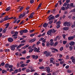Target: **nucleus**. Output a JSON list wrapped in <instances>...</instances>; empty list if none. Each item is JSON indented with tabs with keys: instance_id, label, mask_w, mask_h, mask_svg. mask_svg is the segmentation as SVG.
I'll return each instance as SVG.
<instances>
[{
	"instance_id": "nucleus-1",
	"label": "nucleus",
	"mask_w": 75,
	"mask_h": 75,
	"mask_svg": "<svg viewBox=\"0 0 75 75\" xmlns=\"http://www.w3.org/2000/svg\"><path fill=\"white\" fill-rule=\"evenodd\" d=\"M63 25L64 26H67V27H70L71 25V23L69 22H65L63 23Z\"/></svg>"
},
{
	"instance_id": "nucleus-2",
	"label": "nucleus",
	"mask_w": 75,
	"mask_h": 75,
	"mask_svg": "<svg viewBox=\"0 0 75 75\" xmlns=\"http://www.w3.org/2000/svg\"><path fill=\"white\" fill-rule=\"evenodd\" d=\"M40 50V49L39 47H38V49L36 47H35L34 48V51L35 52H38V51H39Z\"/></svg>"
},
{
	"instance_id": "nucleus-3",
	"label": "nucleus",
	"mask_w": 75,
	"mask_h": 75,
	"mask_svg": "<svg viewBox=\"0 0 75 75\" xmlns=\"http://www.w3.org/2000/svg\"><path fill=\"white\" fill-rule=\"evenodd\" d=\"M8 41L9 42H11L13 41V38H9L8 39Z\"/></svg>"
},
{
	"instance_id": "nucleus-4",
	"label": "nucleus",
	"mask_w": 75,
	"mask_h": 75,
	"mask_svg": "<svg viewBox=\"0 0 75 75\" xmlns=\"http://www.w3.org/2000/svg\"><path fill=\"white\" fill-rule=\"evenodd\" d=\"M24 45H25V44H24V43L21 44L19 46H18L16 48H17V49H18V48H20L22 46H24Z\"/></svg>"
},
{
	"instance_id": "nucleus-5",
	"label": "nucleus",
	"mask_w": 75,
	"mask_h": 75,
	"mask_svg": "<svg viewBox=\"0 0 75 75\" xmlns=\"http://www.w3.org/2000/svg\"><path fill=\"white\" fill-rule=\"evenodd\" d=\"M55 18V16H53L49 19L48 21H50L51 20H54Z\"/></svg>"
},
{
	"instance_id": "nucleus-6",
	"label": "nucleus",
	"mask_w": 75,
	"mask_h": 75,
	"mask_svg": "<svg viewBox=\"0 0 75 75\" xmlns=\"http://www.w3.org/2000/svg\"><path fill=\"white\" fill-rule=\"evenodd\" d=\"M18 34V32L16 31L15 32V34L13 35H12V37H14L15 36H17V34Z\"/></svg>"
},
{
	"instance_id": "nucleus-7",
	"label": "nucleus",
	"mask_w": 75,
	"mask_h": 75,
	"mask_svg": "<svg viewBox=\"0 0 75 75\" xmlns=\"http://www.w3.org/2000/svg\"><path fill=\"white\" fill-rule=\"evenodd\" d=\"M51 55V52H47V54H45L46 57H50V56Z\"/></svg>"
},
{
	"instance_id": "nucleus-8",
	"label": "nucleus",
	"mask_w": 75,
	"mask_h": 75,
	"mask_svg": "<svg viewBox=\"0 0 75 75\" xmlns=\"http://www.w3.org/2000/svg\"><path fill=\"white\" fill-rule=\"evenodd\" d=\"M10 47L11 50H12V51H14V50H15V48L14 47L13 45L11 46Z\"/></svg>"
},
{
	"instance_id": "nucleus-9",
	"label": "nucleus",
	"mask_w": 75,
	"mask_h": 75,
	"mask_svg": "<svg viewBox=\"0 0 75 75\" xmlns=\"http://www.w3.org/2000/svg\"><path fill=\"white\" fill-rule=\"evenodd\" d=\"M70 45L72 46V45H75V42L73 41L69 43Z\"/></svg>"
},
{
	"instance_id": "nucleus-10",
	"label": "nucleus",
	"mask_w": 75,
	"mask_h": 75,
	"mask_svg": "<svg viewBox=\"0 0 75 75\" xmlns=\"http://www.w3.org/2000/svg\"><path fill=\"white\" fill-rule=\"evenodd\" d=\"M69 29L68 27H65L63 28V31H67Z\"/></svg>"
},
{
	"instance_id": "nucleus-11",
	"label": "nucleus",
	"mask_w": 75,
	"mask_h": 75,
	"mask_svg": "<svg viewBox=\"0 0 75 75\" xmlns=\"http://www.w3.org/2000/svg\"><path fill=\"white\" fill-rule=\"evenodd\" d=\"M52 31L51 30H50L48 31L47 33V34H48L49 35H50L51 34V33H52Z\"/></svg>"
},
{
	"instance_id": "nucleus-12",
	"label": "nucleus",
	"mask_w": 75,
	"mask_h": 75,
	"mask_svg": "<svg viewBox=\"0 0 75 75\" xmlns=\"http://www.w3.org/2000/svg\"><path fill=\"white\" fill-rule=\"evenodd\" d=\"M10 64L8 63H7L5 65V68H9V66Z\"/></svg>"
},
{
	"instance_id": "nucleus-13",
	"label": "nucleus",
	"mask_w": 75,
	"mask_h": 75,
	"mask_svg": "<svg viewBox=\"0 0 75 75\" xmlns=\"http://www.w3.org/2000/svg\"><path fill=\"white\" fill-rule=\"evenodd\" d=\"M51 30V31H52V34H55V32L56 31V30H55L54 29H52Z\"/></svg>"
},
{
	"instance_id": "nucleus-14",
	"label": "nucleus",
	"mask_w": 75,
	"mask_h": 75,
	"mask_svg": "<svg viewBox=\"0 0 75 75\" xmlns=\"http://www.w3.org/2000/svg\"><path fill=\"white\" fill-rule=\"evenodd\" d=\"M68 40H74V38L72 36H70L68 38Z\"/></svg>"
},
{
	"instance_id": "nucleus-15",
	"label": "nucleus",
	"mask_w": 75,
	"mask_h": 75,
	"mask_svg": "<svg viewBox=\"0 0 75 75\" xmlns=\"http://www.w3.org/2000/svg\"><path fill=\"white\" fill-rule=\"evenodd\" d=\"M8 16H6L4 18V21H7V20H9Z\"/></svg>"
},
{
	"instance_id": "nucleus-16",
	"label": "nucleus",
	"mask_w": 75,
	"mask_h": 75,
	"mask_svg": "<svg viewBox=\"0 0 75 75\" xmlns=\"http://www.w3.org/2000/svg\"><path fill=\"white\" fill-rule=\"evenodd\" d=\"M43 27L45 28H46L47 27V23H45L43 25Z\"/></svg>"
},
{
	"instance_id": "nucleus-17",
	"label": "nucleus",
	"mask_w": 75,
	"mask_h": 75,
	"mask_svg": "<svg viewBox=\"0 0 75 75\" xmlns=\"http://www.w3.org/2000/svg\"><path fill=\"white\" fill-rule=\"evenodd\" d=\"M36 41V39L35 38H34L33 39L30 40V42H34V41Z\"/></svg>"
},
{
	"instance_id": "nucleus-18",
	"label": "nucleus",
	"mask_w": 75,
	"mask_h": 75,
	"mask_svg": "<svg viewBox=\"0 0 75 75\" xmlns=\"http://www.w3.org/2000/svg\"><path fill=\"white\" fill-rule=\"evenodd\" d=\"M11 8V7L10 6H9L6 9V11H9L10 9Z\"/></svg>"
},
{
	"instance_id": "nucleus-19",
	"label": "nucleus",
	"mask_w": 75,
	"mask_h": 75,
	"mask_svg": "<svg viewBox=\"0 0 75 75\" xmlns=\"http://www.w3.org/2000/svg\"><path fill=\"white\" fill-rule=\"evenodd\" d=\"M52 50H54V51H57V52H58V50L55 48H52L51 49Z\"/></svg>"
},
{
	"instance_id": "nucleus-20",
	"label": "nucleus",
	"mask_w": 75,
	"mask_h": 75,
	"mask_svg": "<svg viewBox=\"0 0 75 75\" xmlns=\"http://www.w3.org/2000/svg\"><path fill=\"white\" fill-rule=\"evenodd\" d=\"M33 16L34 15L31 14H30V15L29 17V18L30 19L33 18Z\"/></svg>"
},
{
	"instance_id": "nucleus-21",
	"label": "nucleus",
	"mask_w": 75,
	"mask_h": 75,
	"mask_svg": "<svg viewBox=\"0 0 75 75\" xmlns=\"http://www.w3.org/2000/svg\"><path fill=\"white\" fill-rule=\"evenodd\" d=\"M23 33H24L23 30H21L20 31V33L21 34V35H23Z\"/></svg>"
},
{
	"instance_id": "nucleus-22",
	"label": "nucleus",
	"mask_w": 75,
	"mask_h": 75,
	"mask_svg": "<svg viewBox=\"0 0 75 75\" xmlns=\"http://www.w3.org/2000/svg\"><path fill=\"white\" fill-rule=\"evenodd\" d=\"M23 33H27V32H28V30L27 29H25L24 30H23Z\"/></svg>"
},
{
	"instance_id": "nucleus-23",
	"label": "nucleus",
	"mask_w": 75,
	"mask_h": 75,
	"mask_svg": "<svg viewBox=\"0 0 75 75\" xmlns=\"http://www.w3.org/2000/svg\"><path fill=\"white\" fill-rule=\"evenodd\" d=\"M5 52H10V50L9 49H5Z\"/></svg>"
},
{
	"instance_id": "nucleus-24",
	"label": "nucleus",
	"mask_w": 75,
	"mask_h": 75,
	"mask_svg": "<svg viewBox=\"0 0 75 75\" xmlns=\"http://www.w3.org/2000/svg\"><path fill=\"white\" fill-rule=\"evenodd\" d=\"M54 42H51L49 43V44L51 46H52V45H54Z\"/></svg>"
},
{
	"instance_id": "nucleus-25",
	"label": "nucleus",
	"mask_w": 75,
	"mask_h": 75,
	"mask_svg": "<svg viewBox=\"0 0 75 75\" xmlns=\"http://www.w3.org/2000/svg\"><path fill=\"white\" fill-rule=\"evenodd\" d=\"M24 66H25V64H23L21 65L20 67L22 68H23V67H24Z\"/></svg>"
},
{
	"instance_id": "nucleus-26",
	"label": "nucleus",
	"mask_w": 75,
	"mask_h": 75,
	"mask_svg": "<svg viewBox=\"0 0 75 75\" xmlns=\"http://www.w3.org/2000/svg\"><path fill=\"white\" fill-rule=\"evenodd\" d=\"M39 68L40 69H45V68H44L43 66H42L40 67Z\"/></svg>"
},
{
	"instance_id": "nucleus-27",
	"label": "nucleus",
	"mask_w": 75,
	"mask_h": 75,
	"mask_svg": "<svg viewBox=\"0 0 75 75\" xmlns=\"http://www.w3.org/2000/svg\"><path fill=\"white\" fill-rule=\"evenodd\" d=\"M46 70L47 71V72H49L50 71V68H48L46 69Z\"/></svg>"
},
{
	"instance_id": "nucleus-28",
	"label": "nucleus",
	"mask_w": 75,
	"mask_h": 75,
	"mask_svg": "<svg viewBox=\"0 0 75 75\" xmlns=\"http://www.w3.org/2000/svg\"><path fill=\"white\" fill-rule=\"evenodd\" d=\"M15 33V31L12 30L11 31V34H14Z\"/></svg>"
},
{
	"instance_id": "nucleus-29",
	"label": "nucleus",
	"mask_w": 75,
	"mask_h": 75,
	"mask_svg": "<svg viewBox=\"0 0 75 75\" xmlns=\"http://www.w3.org/2000/svg\"><path fill=\"white\" fill-rule=\"evenodd\" d=\"M57 44H58V42H55L54 44H53L54 47H55V46H56Z\"/></svg>"
},
{
	"instance_id": "nucleus-30",
	"label": "nucleus",
	"mask_w": 75,
	"mask_h": 75,
	"mask_svg": "<svg viewBox=\"0 0 75 75\" xmlns=\"http://www.w3.org/2000/svg\"><path fill=\"white\" fill-rule=\"evenodd\" d=\"M61 1H62V0H60L58 1V3L59 4V5H61L62 4V2Z\"/></svg>"
},
{
	"instance_id": "nucleus-31",
	"label": "nucleus",
	"mask_w": 75,
	"mask_h": 75,
	"mask_svg": "<svg viewBox=\"0 0 75 75\" xmlns=\"http://www.w3.org/2000/svg\"><path fill=\"white\" fill-rule=\"evenodd\" d=\"M70 13H73L74 12H75V8H74L73 10H71L70 11Z\"/></svg>"
},
{
	"instance_id": "nucleus-32",
	"label": "nucleus",
	"mask_w": 75,
	"mask_h": 75,
	"mask_svg": "<svg viewBox=\"0 0 75 75\" xmlns=\"http://www.w3.org/2000/svg\"><path fill=\"white\" fill-rule=\"evenodd\" d=\"M5 65V63L4 62H2L1 64V66H4Z\"/></svg>"
},
{
	"instance_id": "nucleus-33",
	"label": "nucleus",
	"mask_w": 75,
	"mask_h": 75,
	"mask_svg": "<svg viewBox=\"0 0 75 75\" xmlns=\"http://www.w3.org/2000/svg\"><path fill=\"white\" fill-rule=\"evenodd\" d=\"M53 23V20H52L49 22V23L50 24H52V23Z\"/></svg>"
},
{
	"instance_id": "nucleus-34",
	"label": "nucleus",
	"mask_w": 75,
	"mask_h": 75,
	"mask_svg": "<svg viewBox=\"0 0 75 75\" xmlns=\"http://www.w3.org/2000/svg\"><path fill=\"white\" fill-rule=\"evenodd\" d=\"M23 14L22 17H24L25 16V14H26V13H25V12H23Z\"/></svg>"
},
{
	"instance_id": "nucleus-35",
	"label": "nucleus",
	"mask_w": 75,
	"mask_h": 75,
	"mask_svg": "<svg viewBox=\"0 0 75 75\" xmlns=\"http://www.w3.org/2000/svg\"><path fill=\"white\" fill-rule=\"evenodd\" d=\"M23 8H24V7H23L20 8V9L19 10V12H21V10H22L23 9Z\"/></svg>"
},
{
	"instance_id": "nucleus-36",
	"label": "nucleus",
	"mask_w": 75,
	"mask_h": 75,
	"mask_svg": "<svg viewBox=\"0 0 75 75\" xmlns=\"http://www.w3.org/2000/svg\"><path fill=\"white\" fill-rule=\"evenodd\" d=\"M13 68V65H10L9 66V68Z\"/></svg>"
},
{
	"instance_id": "nucleus-37",
	"label": "nucleus",
	"mask_w": 75,
	"mask_h": 75,
	"mask_svg": "<svg viewBox=\"0 0 75 75\" xmlns=\"http://www.w3.org/2000/svg\"><path fill=\"white\" fill-rule=\"evenodd\" d=\"M69 48H70V51H71L73 49V47L72 46H70L69 47Z\"/></svg>"
},
{
	"instance_id": "nucleus-38",
	"label": "nucleus",
	"mask_w": 75,
	"mask_h": 75,
	"mask_svg": "<svg viewBox=\"0 0 75 75\" xmlns=\"http://www.w3.org/2000/svg\"><path fill=\"white\" fill-rule=\"evenodd\" d=\"M67 42V41H63V44L64 45H65L66 44V43Z\"/></svg>"
},
{
	"instance_id": "nucleus-39",
	"label": "nucleus",
	"mask_w": 75,
	"mask_h": 75,
	"mask_svg": "<svg viewBox=\"0 0 75 75\" xmlns=\"http://www.w3.org/2000/svg\"><path fill=\"white\" fill-rule=\"evenodd\" d=\"M65 10V7H64V6H62V7L61 10H62V11H63V10Z\"/></svg>"
},
{
	"instance_id": "nucleus-40",
	"label": "nucleus",
	"mask_w": 75,
	"mask_h": 75,
	"mask_svg": "<svg viewBox=\"0 0 75 75\" xmlns=\"http://www.w3.org/2000/svg\"><path fill=\"white\" fill-rule=\"evenodd\" d=\"M26 72H30V70L29 69H28L26 70Z\"/></svg>"
},
{
	"instance_id": "nucleus-41",
	"label": "nucleus",
	"mask_w": 75,
	"mask_h": 75,
	"mask_svg": "<svg viewBox=\"0 0 75 75\" xmlns=\"http://www.w3.org/2000/svg\"><path fill=\"white\" fill-rule=\"evenodd\" d=\"M34 31L35 30L34 29L31 30L29 31V33H33Z\"/></svg>"
},
{
	"instance_id": "nucleus-42",
	"label": "nucleus",
	"mask_w": 75,
	"mask_h": 75,
	"mask_svg": "<svg viewBox=\"0 0 75 75\" xmlns=\"http://www.w3.org/2000/svg\"><path fill=\"white\" fill-rule=\"evenodd\" d=\"M75 27V24L74 23L73 24H72L71 26V27L72 28H74V27Z\"/></svg>"
},
{
	"instance_id": "nucleus-43",
	"label": "nucleus",
	"mask_w": 75,
	"mask_h": 75,
	"mask_svg": "<svg viewBox=\"0 0 75 75\" xmlns=\"http://www.w3.org/2000/svg\"><path fill=\"white\" fill-rule=\"evenodd\" d=\"M26 41H25V40H23L21 42V43H24V42H25Z\"/></svg>"
},
{
	"instance_id": "nucleus-44",
	"label": "nucleus",
	"mask_w": 75,
	"mask_h": 75,
	"mask_svg": "<svg viewBox=\"0 0 75 75\" xmlns=\"http://www.w3.org/2000/svg\"><path fill=\"white\" fill-rule=\"evenodd\" d=\"M30 4H33L34 3V0H30Z\"/></svg>"
},
{
	"instance_id": "nucleus-45",
	"label": "nucleus",
	"mask_w": 75,
	"mask_h": 75,
	"mask_svg": "<svg viewBox=\"0 0 75 75\" xmlns=\"http://www.w3.org/2000/svg\"><path fill=\"white\" fill-rule=\"evenodd\" d=\"M72 62H73L74 64H75V59H73L72 60Z\"/></svg>"
},
{
	"instance_id": "nucleus-46",
	"label": "nucleus",
	"mask_w": 75,
	"mask_h": 75,
	"mask_svg": "<svg viewBox=\"0 0 75 75\" xmlns=\"http://www.w3.org/2000/svg\"><path fill=\"white\" fill-rule=\"evenodd\" d=\"M18 69H16V70H15L14 71V73L15 74H16V73H17V72H18Z\"/></svg>"
},
{
	"instance_id": "nucleus-47",
	"label": "nucleus",
	"mask_w": 75,
	"mask_h": 75,
	"mask_svg": "<svg viewBox=\"0 0 75 75\" xmlns=\"http://www.w3.org/2000/svg\"><path fill=\"white\" fill-rule=\"evenodd\" d=\"M74 5V3H72L70 4L69 5V6L70 7H73L74 6H73V5Z\"/></svg>"
},
{
	"instance_id": "nucleus-48",
	"label": "nucleus",
	"mask_w": 75,
	"mask_h": 75,
	"mask_svg": "<svg viewBox=\"0 0 75 75\" xmlns=\"http://www.w3.org/2000/svg\"><path fill=\"white\" fill-rule=\"evenodd\" d=\"M42 61H43V60H42V59H39V61L40 62H42Z\"/></svg>"
},
{
	"instance_id": "nucleus-49",
	"label": "nucleus",
	"mask_w": 75,
	"mask_h": 75,
	"mask_svg": "<svg viewBox=\"0 0 75 75\" xmlns=\"http://www.w3.org/2000/svg\"><path fill=\"white\" fill-rule=\"evenodd\" d=\"M47 52H47V51H45L43 53L44 54V55H45V54L46 55V54H47Z\"/></svg>"
},
{
	"instance_id": "nucleus-50",
	"label": "nucleus",
	"mask_w": 75,
	"mask_h": 75,
	"mask_svg": "<svg viewBox=\"0 0 75 75\" xmlns=\"http://www.w3.org/2000/svg\"><path fill=\"white\" fill-rule=\"evenodd\" d=\"M18 72H21V69L19 68L18 69Z\"/></svg>"
},
{
	"instance_id": "nucleus-51",
	"label": "nucleus",
	"mask_w": 75,
	"mask_h": 75,
	"mask_svg": "<svg viewBox=\"0 0 75 75\" xmlns=\"http://www.w3.org/2000/svg\"><path fill=\"white\" fill-rule=\"evenodd\" d=\"M44 40V38H41L39 40V41H42Z\"/></svg>"
},
{
	"instance_id": "nucleus-52",
	"label": "nucleus",
	"mask_w": 75,
	"mask_h": 75,
	"mask_svg": "<svg viewBox=\"0 0 75 75\" xmlns=\"http://www.w3.org/2000/svg\"><path fill=\"white\" fill-rule=\"evenodd\" d=\"M20 59H23L25 61V57H22L21 58H20Z\"/></svg>"
},
{
	"instance_id": "nucleus-53",
	"label": "nucleus",
	"mask_w": 75,
	"mask_h": 75,
	"mask_svg": "<svg viewBox=\"0 0 75 75\" xmlns=\"http://www.w3.org/2000/svg\"><path fill=\"white\" fill-rule=\"evenodd\" d=\"M64 49V48H63V47H61L60 48V51H62V50H63Z\"/></svg>"
},
{
	"instance_id": "nucleus-54",
	"label": "nucleus",
	"mask_w": 75,
	"mask_h": 75,
	"mask_svg": "<svg viewBox=\"0 0 75 75\" xmlns=\"http://www.w3.org/2000/svg\"><path fill=\"white\" fill-rule=\"evenodd\" d=\"M64 61H62L61 62H60V64H61V65H62L63 64H64Z\"/></svg>"
},
{
	"instance_id": "nucleus-55",
	"label": "nucleus",
	"mask_w": 75,
	"mask_h": 75,
	"mask_svg": "<svg viewBox=\"0 0 75 75\" xmlns=\"http://www.w3.org/2000/svg\"><path fill=\"white\" fill-rule=\"evenodd\" d=\"M6 29H4L2 32L3 33H6Z\"/></svg>"
},
{
	"instance_id": "nucleus-56",
	"label": "nucleus",
	"mask_w": 75,
	"mask_h": 75,
	"mask_svg": "<svg viewBox=\"0 0 75 75\" xmlns=\"http://www.w3.org/2000/svg\"><path fill=\"white\" fill-rule=\"evenodd\" d=\"M34 50V49H32L31 50H29V52H32Z\"/></svg>"
},
{
	"instance_id": "nucleus-57",
	"label": "nucleus",
	"mask_w": 75,
	"mask_h": 75,
	"mask_svg": "<svg viewBox=\"0 0 75 75\" xmlns=\"http://www.w3.org/2000/svg\"><path fill=\"white\" fill-rule=\"evenodd\" d=\"M35 70H33V69L32 68L30 70V72H35Z\"/></svg>"
},
{
	"instance_id": "nucleus-58",
	"label": "nucleus",
	"mask_w": 75,
	"mask_h": 75,
	"mask_svg": "<svg viewBox=\"0 0 75 75\" xmlns=\"http://www.w3.org/2000/svg\"><path fill=\"white\" fill-rule=\"evenodd\" d=\"M67 4L66 2H65L63 5V6H64V7H66L67 6Z\"/></svg>"
},
{
	"instance_id": "nucleus-59",
	"label": "nucleus",
	"mask_w": 75,
	"mask_h": 75,
	"mask_svg": "<svg viewBox=\"0 0 75 75\" xmlns=\"http://www.w3.org/2000/svg\"><path fill=\"white\" fill-rule=\"evenodd\" d=\"M30 59H28V60H27V61H26V63L27 64H28V63H29V62H30Z\"/></svg>"
},
{
	"instance_id": "nucleus-60",
	"label": "nucleus",
	"mask_w": 75,
	"mask_h": 75,
	"mask_svg": "<svg viewBox=\"0 0 75 75\" xmlns=\"http://www.w3.org/2000/svg\"><path fill=\"white\" fill-rule=\"evenodd\" d=\"M69 44H67L66 45V46L65 47L66 48H68V47H69Z\"/></svg>"
},
{
	"instance_id": "nucleus-61",
	"label": "nucleus",
	"mask_w": 75,
	"mask_h": 75,
	"mask_svg": "<svg viewBox=\"0 0 75 75\" xmlns=\"http://www.w3.org/2000/svg\"><path fill=\"white\" fill-rule=\"evenodd\" d=\"M47 39L45 38V39L43 40L42 41V42H46V41H45V40L46 39Z\"/></svg>"
},
{
	"instance_id": "nucleus-62",
	"label": "nucleus",
	"mask_w": 75,
	"mask_h": 75,
	"mask_svg": "<svg viewBox=\"0 0 75 75\" xmlns=\"http://www.w3.org/2000/svg\"><path fill=\"white\" fill-rule=\"evenodd\" d=\"M27 51L26 50H24V51H23V52H22V54H25L26 53Z\"/></svg>"
},
{
	"instance_id": "nucleus-63",
	"label": "nucleus",
	"mask_w": 75,
	"mask_h": 75,
	"mask_svg": "<svg viewBox=\"0 0 75 75\" xmlns=\"http://www.w3.org/2000/svg\"><path fill=\"white\" fill-rule=\"evenodd\" d=\"M59 27H60V25H58L56 26V28H59Z\"/></svg>"
},
{
	"instance_id": "nucleus-64",
	"label": "nucleus",
	"mask_w": 75,
	"mask_h": 75,
	"mask_svg": "<svg viewBox=\"0 0 75 75\" xmlns=\"http://www.w3.org/2000/svg\"><path fill=\"white\" fill-rule=\"evenodd\" d=\"M35 35V34H32L30 35V37H33V36H34Z\"/></svg>"
}]
</instances>
